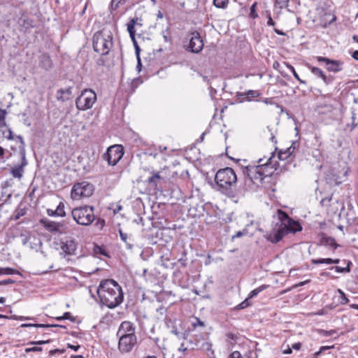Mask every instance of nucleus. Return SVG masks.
Segmentation results:
<instances>
[{"label": "nucleus", "instance_id": "f257e3e1", "mask_svg": "<svg viewBox=\"0 0 358 358\" xmlns=\"http://www.w3.org/2000/svg\"><path fill=\"white\" fill-rule=\"evenodd\" d=\"M302 230L301 224L282 210L277 211V220L268 234V240L277 243L289 233H296Z\"/></svg>", "mask_w": 358, "mask_h": 358}, {"label": "nucleus", "instance_id": "f03ea898", "mask_svg": "<svg viewBox=\"0 0 358 358\" xmlns=\"http://www.w3.org/2000/svg\"><path fill=\"white\" fill-rule=\"evenodd\" d=\"M97 294L101 303L110 309L118 306L124 299L122 287L113 279L102 280L98 287Z\"/></svg>", "mask_w": 358, "mask_h": 358}, {"label": "nucleus", "instance_id": "7ed1b4c3", "mask_svg": "<svg viewBox=\"0 0 358 358\" xmlns=\"http://www.w3.org/2000/svg\"><path fill=\"white\" fill-rule=\"evenodd\" d=\"M237 181V176L230 167H226L218 170L215 176V182L217 190L229 198H234L236 194L235 186Z\"/></svg>", "mask_w": 358, "mask_h": 358}, {"label": "nucleus", "instance_id": "20e7f679", "mask_svg": "<svg viewBox=\"0 0 358 358\" xmlns=\"http://www.w3.org/2000/svg\"><path fill=\"white\" fill-rule=\"evenodd\" d=\"M113 46V36L110 30L103 28L93 36V49L101 55L109 53Z\"/></svg>", "mask_w": 358, "mask_h": 358}, {"label": "nucleus", "instance_id": "39448f33", "mask_svg": "<svg viewBox=\"0 0 358 358\" xmlns=\"http://www.w3.org/2000/svg\"><path fill=\"white\" fill-rule=\"evenodd\" d=\"M264 169L262 166H246L243 170V174L245 176V185L250 186L252 184L262 183L264 180L269 176V173H264L262 171Z\"/></svg>", "mask_w": 358, "mask_h": 358}, {"label": "nucleus", "instance_id": "423d86ee", "mask_svg": "<svg viewBox=\"0 0 358 358\" xmlns=\"http://www.w3.org/2000/svg\"><path fill=\"white\" fill-rule=\"evenodd\" d=\"M73 219L77 224L84 226H88L94 220L93 206H81L73 209L71 212Z\"/></svg>", "mask_w": 358, "mask_h": 358}, {"label": "nucleus", "instance_id": "0eeeda50", "mask_svg": "<svg viewBox=\"0 0 358 358\" xmlns=\"http://www.w3.org/2000/svg\"><path fill=\"white\" fill-rule=\"evenodd\" d=\"M96 101V94L91 89L83 90L76 99V106L79 110H87L92 108Z\"/></svg>", "mask_w": 358, "mask_h": 358}, {"label": "nucleus", "instance_id": "6e6552de", "mask_svg": "<svg viewBox=\"0 0 358 358\" xmlns=\"http://www.w3.org/2000/svg\"><path fill=\"white\" fill-rule=\"evenodd\" d=\"M94 192L92 185L86 181L76 183L71 189V196L73 200L90 197Z\"/></svg>", "mask_w": 358, "mask_h": 358}, {"label": "nucleus", "instance_id": "1a4fd4ad", "mask_svg": "<svg viewBox=\"0 0 358 358\" xmlns=\"http://www.w3.org/2000/svg\"><path fill=\"white\" fill-rule=\"evenodd\" d=\"M124 155L123 147L121 145H114L107 149L103 154V158L110 166L116 165L122 159Z\"/></svg>", "mask_w": 358, "mask_h": 358}, {"label": "nucleus", "instance_id": "9d476101", "mask_svg": "<svg viewBox=\"0 0 358 358\" xmlns=\"http://www.w3.org/2000/svg\"><path fill=\"white\" fill-rule=\"evenodd\" d=\"M118 337V349L122 354L130 352L137 343L136 336L122 335Z\"/></svg>", "mask_w": 358, "mask_h": 358}, {"label": "nucleus", "instance_id": "9b49d317", "mask_svg": "<svg viewBox=\"0 0 358 358\" xmlns=\"http://www.w3.org/2000/svg\"><path fill=\"white\" fill-rule=\"evenodd\" d=\"M20 156H21V162L20 164L16 165L15 166H12L10 169V173L15 178H17L18 180L22 179L24 172V167L28 164V162L26 159V153L25 150L22 149L20 150Z\"/></svg>", "mask_w": 358, "mask_h": 358}, {"label": "nucleus", "instance_id": "f8f14e48", "mask_svg": "<svg viewBox=\"0 0 358 358\" xmlns=\"http://www.w3.org/2000/svg\"><path fill=\"white\" fill-rule=\"evenodd\" d=\"M135 0H111L109 7L110 14L113 15V20L116 21L118 20L120 15L123 13V11H118L117 8L124 5L134 4Z\"/></svg>", "mask_w": 358, "mask_h": 358}, {"label": "nucleus", "instance_id": "ddd939ff", "mask_svg": "<svg viewBox=\"0 0 358 358\" xmlns=\"http://www.w3.org/2000/svg\"><path fill=\"white\" fill-rule=\"evenodd\" d=\"M203 43L199 33H192L187 45V50L192 52L198 53L203 49Z\"/></svg>", "mask_w": 358, "mask_h": 358}, {"label": "nucleus", "instance_id": "4468645a", "mask_svg": "<svg viewBox=\"0 0 358 358\" xmlns=\"http://www.w3.org/2000/svg\"><path fill=\"white\" fill-rule=\"evenodd\" d=\"M317 62H324L329 71L337 73L342 70L343 63L339 60L330 59L327 57L318 56L316 57Z\"/></svg>", "mask_w": 358, "mask_h": 358}, {"label": "nucleus", "instance_id": "2eb2a0df", "mask_svg": "<svg viewBox=\"0 0 358 358\" xmlns=\"http://www.w3.org/2000/svg\"><path fill=\"white\" fill-rule=\"evenodd\" d=\"M135 329L136 327L133 323L129 321H124L120 324L119 327L118 331L117 332V336H122V335H128L136 336L135 334Z\"/></svg>", "mask_w": 358, "mask_h": 358}, {"label": "nucleus", "instance_id": "dca6fc26", "mask_svg": "<svg viewBox=\"0 0 358 358\" xmlns=\"http://www.w3.org/2000/svg\"><path fill=\"white\" fill-rule=\"evenodd\" d=\"M61 249L66 255H73L77 248V243L73 238H66L61 243Z\"/></svg>", "mask_w": 358, "mask_h": 358}, {"label": "nucleus", "instance_id": "f3484780", "mask_svg": "<svg viewBox=\"0 0 358 358\" xmlns=\"http://www.w3.org/2000/svg\"><path fill=\"white\" fill-rule=\"evenodd\" d=\"M143 24H127V30L133 42L136 56L140 55L141 48L136 39V26L141 27Z\"/></svg>", "mask_w": 358, "mask_h": 358}, {"label": "nucleus", "instance_id": "a211bd4d", "mask_svg": "<svg viewBox=\"0 0 358 358\" xmlns=\"http://www.w3.org/2000/svg\"><path fill=\"white\" fill-rule=\"evenodd\" d=\"M308 67L310 69L311 73L315 75L316 77L321 78L325 85H329L334 80V78L331 76H326L324 73L319 68L312 66L310 65H308Z\"/></svg>", "mask_w": 358, "mask_h": 358}, {"label": "nucleus", "instance_id": "6ab92c4d", "mask_svg": "<svg viewBox=\"0 0 358 358\" xmlns=\"http://www.w3.org/2000/svg\"><path fill=\"white\" fill-rule=\"evenodd\" d=\"M355 106L352 108V123L347 127H350V131H352L356 127L358 126V99H355Z\"/></svg>", "mask_w": 358, "mask_h": 358}, {"label": "nucleus", "instance_id": "aec40b11", "mask_svg": "<svg viewBox=\"0 0 358 358\" xmlns=\"http://www.w3.org/2000/svg\"><path fill=\"white\" fill-rule=\"evenodd\" d=\"M44 226L48 230L52 232L62 233L64 230L63 224L53 221L44 222Z\"/></svg>", "mask_w": 358, "mask_h": 358}, {"label": "nucleus", "instance_id": "412c9836", "mask_svg": "<svg viewBox=\"0 0 358 358\" xmlns=\"http://www.w3.org/2000/svg\"><path fill=\"white\" fill-rule=\"evenodd\" d=\"M259 95L260 93L259 92V91L250 90L245 92H238L236 96L241 97L243 100H241V101L242 102L245 100L250 101H251V98H256L259 96Z\"/></svg>", "mask_w": 358, "mask_h": 358}, {"label": "nucleus", "instance_id": "4be33fe9", "mask_svg": "<svg viewBox=\"0 0 358 358\" xmlns=\"http://www.w3.org/2000/svg\"><path fill=\"white\" fill-rule=\"evenodd\" d=\"M72 93V88L68 87L66 89H59L57 91V99L62 102L66 101L70 99Z\"/></svg>", "mask_w": 358, "mask_h": 358}, {"label": "nucleus", "instance_id": "5701e85b", "mask_svg": "<svg viewBox=\"0 0 358 358\" xmlns=\"http://www.w3.org/2000/svg\"><path fill=\"white\" fill-rule=\"evenodd\" d=\"M274 157V153L272 152L271 155L268 159L267 162L265 164H259V166H262L264 169H262L263 172L269 173V176L268 177L271 176L273 173V166L274 165L272 164V159Z\"/></svg>", "mask_w": 358, "mask_h": 358}, {"label": "nucleus", "instance_id": "b1692460", "mask_svg": "<svg viewBox=\"0 0 358 358\" xmlns=\"http://www.w3.org/2000/svg\"><path fill=\"white\" fill-rule=\"evenodd\" d=\"M202 349L206 352L207 356L209 358H214L215 353L212 350V344L209 342H206L202 344Z\"/></svg>", "mask_w": 358, "mask_h": 358}, {"label": "nucleus", "instance_id": "393cba45", "mask_svg": "<svg viewBox=\"0 0 358 358\" xmlns=\"http://www.w3.org/2000/svg\"><path fill=\"white\" fill-rule=\"evenodd\" d=\"M6 130L8 131V136H7V138L8 139H13V132L11 131V129L10 128L8 127V126L6 125V123L5 122V120H0V131L3 134H5L6 133Z\"/></svg>", "mask_w": 358, "mask_h": 358}, {"label": "nucleus", "instance_id": "a878e982", "mask_svg": "<svg viewBox=\"0 0 358 358\" xmlns=\"http://www.w3.org/2000/svg\"><path fill=\"white\" fill-rule=\"evenodd\" d=\"M22 327H41V328H45V327H64L62 325L59 324H22L21 325Z\"/></svg>", "mask_w": 358, "mask_h": 358}, {"label": "nucleus", "instance_id": "bb28decb", "mask_svg": "<svg viewBox=\"0 0 358 358\" xmlns=\"http://www.w3.org/2000/svg\"><path fill=\"white\" fill-rule=\"evenodd\" d=\"M40 62L41 66L45 69H49L52 67V62L48 56L43 55Z\"/></svg>", "mask_w": 358, "mask_h": 358}, {"label": "nucleus", "instance_id": "cd10ccee", "mask_svg": "<svg viewBox=\"0 0 358 358\" xmlns=\"http://www.w3.org/2000/svg\"><path fill=\"white\" fill-rule=\"evenodd\" d=\"M268 285H263L259 286V287L252 290L250 294H248V298L249 299H252L255 296H257L261 292L264 291L267 288Z\"/></svg>", "mask_w": 358, "mask_h": 358}, {"label": "nucleus", "instance_id": "c85d7f7f", "mask_svg": "<svg viewBox=\"0 0 358 358\" xmlns=\"http://www.w3.org/2000/svg\"><path fill=\"white\" fill-rule=\"evenodd\" d=\"M20 272L14 268L6 267V268H0V275H14L18 274Z\"/></svg>", "mask_w": 358, "mask_h": 358}, {"label": "nucleus", "instance_id": "c756f323", "mask_svg": "<svg viewBox=\"0 0 358 358\" xmlns=\"http://www.w3.org/2000/svg\"><path fill=\"white\" fill-rule=\"evenodd\" d=\"M337 292L339 294L338 299V302L341 305L347 304L349 302V300L347 298V296H346L345 294L344 293V292L342 289H338Z\"/></svg>", "mask_w": 358, "mask_h": 358}, {"label": "nucleus", "instance_id": "7c9ffc66", "mask_svg": "<svg viewBox=\"0 0 358 358\" xmlns=\"http://www.w3.org/2000/svg\"><path fill=\"white\" fill-rule=\"evenodd\" d=\"M352 263L350 262H348V264H347V266H345V267H341V266H331V269H335V271L337 273H349V272H350V265Z\"/></svg>", "mask_w": 358, "mask_h": 358}, {"label": "nucleus", "instance_id": "2f4dec72", "mask_svg": "<svg viewBox=\"0 0 358 358\" xmlns=\"http://www.w3.org/2000/svg\"><path fill=\"white\" fill-rule=\"evenodd\" d=\"M160 178H161V177L158 173H155L154 175H152V176H150L148 178V182L154 187H157V181L158 180H159Z\"/></svg>", "mask_w": 358, "mask_h": 358}, {"label": "nucleus", "instance_id": "473e14b6", "mask_svg": "<svg viewBox=\"0 0 358 358\" xmlns=\"http://www.w3.org/2000/svg\"><path fill=\"white\" fill-rule=\"evenodd\" d=\"M312 263L314 264H333V259L331 258H325V259H313L311 260Z\"/></svg>", "mask_w": 358, "mask_h": 358}, {"label": "nucleus", "instance_id": "72a5a7b5", "mask_svg": "<svg viewBox=\"0 0 358 358\" xmlns=\"http://www.w3.org/2000/svg\"><path fill=\"white\" fill-rule=\"evenodd\" d=\"M229 3V0H213V4L219 8H224Z\"/></svg>", "mask_w": 358, "mask_h": 358}, {"label": "nucleus", "instance_id": "f704fd0d", "mask_svg": "<svg viewBox=\"0 0 358 358\" xmlns=\"http://www.w3.org/2000/svg\"><path fill=\"white\" fill-rule=\"evenodd\" d=\"M289 0H275V7L282 9L288 6Z\"/></svg>", "mask_w": 358, "mask_h": 358}, {"label": "nucleus", "instance_id": "c9c22d12", "mask_svg": "<svg viewBox=\"0 0 358 358\" xmlns=\"http://www.w3.org/2000/svg\"><path fill=\"white\" fill-rule=\"evenodd\" d=\"M56 214L59 217L65 216L66 213L64 211V203L60 202L56 208Z\"/></svg>", "mask_w": 358, "mask_h": 358}, {"label": "nucleus", "instance_id": "e433bc0d", "mask_svg": "<svg viewBox=\"0 0 358 358\" xmlns=\"http://www.w3.org/2000/svg\"><path fill=\"white\" fill-rule=\"evenodd\" d=\"M119 233L121 240L127 244V248L129 249L132 248V244L127 242L128 235L125 233H123L122 230H119Z\"/></svg>", "mask_w": 358, "mask_h": 358}, {"label": "nucleus", "instance_id": "4c0bfd02", "mask_svg": "<svg viewBox=\"0 0 358 358\" xmlns=\"http://www.w3.org/2000/svg\"><path fill=\"white\" fill-rule=\"evenodd\" d=\"M325 243L327 245H329V246L331 247H335L336 248L337 247V244H336V242L335 241L334 238H330V237H328V238H324V241Z\"/></svg>", "mask_w": 358, "mask_h": 358}, {"label": "nucleus", "instance_id": "58836bf2", "mask_svg": "<svg viewBox=\"0 0 358 358\" xmlns=\"http://www.w3.org/2000/svg\"><path fill=\"white\" fill-rule=\"evenodd\" d=\"M295 143L296 142H292V144L289 147L287 148L285 150V155L287 156H291L292 155V153L294 152V151L296 149V147H295Z\"/></svg>", "mask_w": 358, "mask_h": 358}, {"label": "nucleus", "instance_id": "ea45409f", "mask_svg": "<svg viewBox=\"0 0 358 358\" xmlns=\"http://www.w3.org/2000/svg\"><path fill=\"white\" fill-rule=\"evenodd\" d=\"M256 6H257V3H254L250 7V16L252 19H255L257 17V14L256 13Z\"/></svg>", "mask_w": 358, "mask_h": 358}, {"label": "nucleus", "instance_id": "a19ab883", "mask_svg": "<svg viewBox=\"0 0 358 358\" xmlns=\"http://www.w3.org/2000/svg\"><path fill=\"white\" fill-rule=\"evenodd\" d=\"M192 326L194 327V328H196L197 327H203L205 324L204 322L201 321L199 318L195 317L194 321L192 322Z\"/></svg>", "mask_w": 358, "mask_h": 358}, {"label": "nucleus", "instance_id": "79ce46f5", "mask_svg": "<svg viewBox=\"0 0 358 358\" xmlns=\"http://www.w3.org/2000/svg\"><path fill=\"white\" fill-rule=\"evenodd\" d=\"M285 65L286 66V67L289 69L292 73H293V76H294V78L296 79H299V75L298 73L296 72L293 66H292L290 64H289L288 62H285Z\"/></svg>", "mask_w": 358, "mask_h": 358}, {"label": "nucleus", "instance_id": "37998d69", "mask_svg": "<svg viewBox=\"0 0 358 358\" xmlns=\"http://www.w3.org/2000/svg\"><path fill=\"white\" fill-rule=\"evenodd\" d=\"M94 252L96 254H101L103 256H107L106 252L103 248L99 246H96L94 248Z\"/></svg>", "mask_w": 358, "mask_h": 358}, {"label": "nucleus", "instance_id": "c03bdc74", "mask_svg": "<svg viewBox=\"0 0 358 358\" xmlns=\"http://www.w3.org/2000/svg\"><path fill=\"white\" fill-rule=\"evenodd\" d=\"M62 317L64 320H69L72 322L75 321L76 318L73 316H71V313L69 312L64 313L62 315Z\"/></svg>", "mask_w": 358, "mask_h": 358}, {"label": "nucleus", "instance_id": "a18cd8bd", "mask_svg": "<svg viewBox=\"0 0 358 358\" xmlns=\"http://www.w3.org/2000/svg\"><path fill=\"white\" fill-rule=\"evenodd\" d=\"M289 156H287L285 155V150H280L278 152V158L280 160H285L287 158H288Z\"/></svg>", "mask_w": 358, "mask_h": 358}, {"label": "nucleus", "instance_id": "49530a36", "mask_svg": "<svg viewBox=\"0 0 358 358\" xmlns=\"http://www.w3.org/2000/svg\"><path fill=\"white\" fill-rule=\"evenodd\" d=\"M247 233V231L246 230H243V231H239L238 232H236L233 236H232V240L236 238H240L241 236H243V235L246 234Z\"/></svg>", "mask_w": 358, "mask_h": 358}, {"label": "nucleus", "instance_id": "de8ad7c7", "mask_svg": "<svg viewBox=\"0 0 358 358\" xmlns=\"http://www.w3.org/2000/svg\"><path fill=\"white\" fill-rule=\"evenodd\" d=\"M42 348L41 347H32V348H27L25 349L26 352H38L41 351Z\"/></svg>", "mask_w": 358, "mask_h": 358}, {"label": "nucleus", "instance_id": "09e8293b", "mask_svg": "<svg viewBox=\"0 0 358 358\" xmlns=\"http://www.w3.org/2000/svg\"><path fill=\"white\" fill-rule=\"evenodd\" d=\"M248 300H249V299H248V298H247V299H245V300H244L241 303H240V304L238 305L239 308H241V309H243V308H245L248 307V306H250V303H249V302H248Z\"/></svg>", "mask_w": 358, "mask_h": 358}, {"label": "nucleus", "instance_id": "8fccbe9b", "mask_svg": "<svg viewBox=\"0 0 358 358\" xmlns=\"http://www.w3.org/2000/svg\"><path fill=\"white\" fill-rule=\"evenodd\" d=\"M229 358H243L241 353L238 351H234L230 354Z\"/></svg>", "mask_w": 358, "mask_h": 358}, {"label": "nucleus", "instance_id": "3c124183", "mask_svg": "<svg viewBox=\"0 0 358 358\" xmlns=\"http://www.w3.org/2000/svg\"><path fill=\"white\" fill-rule=\"evenodd\" d=\"M136 59H137L136 69H137L138 71H141V68H142V63H141L140 55H138V56H136Z\"/></svg>", "mask_w": 358, "mask_h": 358}, {"label": "nucleus", "instance_id": "603ef678", "mask_svg": "<svg viewBox=\"0 0 358 358\" xmlns=\"http://www.w3.org/2000/svg\"><path fill=\"white\" fill-rule=\"evenodd\" d=\"M15 281L11 279H6L3 280H0V285H9L13 284Z\"/></svg>", "mask_w": 358, "mask_h": 358}, {"label": "nucleus", "instance_id": "864d4df0", "mask_svg": "<svg viewBox=\"0 0 358 358\" xmlns=\"http://www.w3.org/2000/svg\"><path fill=\"white\" fill-rule=\"evenodd\" d=\"M262 101L263 103H264L265 104H267V105H272L273 104V101L272 100V99H270V98H264L262 99Z\"/></svg>", "mask_w": 358, "mask_h": 358}, {"label": "nucleus", "instance_id": "5fc2aeb1", "mask_svg": "<svg viewBox=\"0 0 358 358\" xmlns=\"http://www.w3.org/2000/svg\"><path fill=\"white\" fill-rule=\"evenodd\" d=\"M336 333V330L324 331V335L325 336H331Z\"/></svg>", "mask_w": 358, "mask_h": 358}, {"label": "nucleus", "instance_id": "6e6d98bb", "mask_svg": "<svg viewBox=\"0 0 358 358\" xmlns=\"http://www.w3.org/2000/svg\"><path fill=\"white\" fill-rule=\"evenodd\" d=\"M292 352V348L289 345H287V348L282 350V353L285 355H289Z\"/></svg>", "mask_w": 358, "mask_h": 358}, {"label": "nucleus", "instance_id": "4d7b16f0", "mask_svg": "<svg viewBox=\"0 0 358 358\" xmlns=\"http://www.w3.org/2000/svg\"><path fill=\"white\" fill-rule=\"evenodd\" d=\"M47 214L49 216H58L57 214H56V210H52V209H48L47 210Z\"/></svg>", "mask_w": 358, "mask_h": 358}, {"label": "nucleus", "instance_id": "13d9d810", "mask_svg": "<svg viewBox=\"0 0 358 358\" xmlns=\"http://www.w3.org/2000/svg\"><path fill=\"white\" fill-rule=\"evenodd\" d=\"M169 28H166L165 31H162V35L166 41H169V33H168Z\"/></svg>", "mask_w": 358, "mask_h": 358}, {"label": "nucleus", "instance_id": "bf43d9fd", "mask_svg": "<svg viewBox=\"0 0 358 358\" xmlns=\"http://www.w3.org/2000/svg\"><path fill=\"white\" fill-rule=\"evenodd\" d=\"M301 343L299 342L294 343L292 346V349H294L296 350H299L301 349Z\"/></svg>", "mask_w": 358, "mask_h": 358}, {"label": "nucleus", "instance_id": "052dcab7", "mask_svg": "<svg viewBox=\"0 0 358 358\" xmlns=\"http://www.w3.org/2000/svg\"><path fill=\"white\" fill-rule=\"evenodd\" d=\"M67 347L71 350H75V351H78V349L80 348V346L79 345H71L69 343L67 345Z\"/></svg>", "mask_w": 358, "mask_h": 358}, {"label": "nucleus", "instance_id": "680f3d73", "mask_svg": "<svg viewBox=\"0 0 358 358\" xmlns=\"http://www.w3.org/2000/svg\"><path fill=\"white\" fill-rule=\"evenodd\" d=\"M6 111L0 108V120H5Z\"/></svg>", "mask_w": 358, "mask_h": 358}, {"label": "nucleus", "instance_id": "e2e57ef3", "mask_svg": "<svg viewBox=\"0 0 358 358\" xmlns=\"http://www.w3.org/2000/svg\"><path fill=\"white\" fill-rule=\"evenodd\" d=\"M17 138L19 140L21 145H22V148H20V150L22 149H24V139L21 136H17Z\"/></svg>", "mask_w": 358, "mask_h": 358}, {"label": "nucleus", "instance_id": "0e129e2a", "mask_svg": "<svg viewBox=\"0 0 358 358\" xmlns=\"http://www.w3.org/2000/svg\"><path fill=\"white\" fill-rule=\"evenodd\" d=\"M48 343H49V341H36V342H31V343L36 344V345H43V344Z\"/></svg>", "mask_w": 358, "mask_h": 358}, {"label": "nucleus", "instance_id": "69168bd1", "mask_svg": "<svg viewBox=\"0 0 358 358\" xmlns=\"http://www.w3.org/2000/svg\"><path fill=\"white\" fill-rule=\"evenodd\" d=\"M334 346H322L320 350L323 352L324 351L332 348Z\"/></svg>", "mask_w": 358, "mask_h": 358}, {"label": "nucleus", "instance_id": "338daca9", "mask_svg": "<svg viewBox=\"0 0 358 358\" xmlns=\"http://www.w3.org/2000/svg\"><path fill=\"white\" fill-rule=\"evenodd\" d=\"M334 346H322L320 350L323 352L324 351L332 348Z\"/></svg>", "mask_w": 358, "mask_h": 358}, {"label": "nucleus", "instance_id": "774afa93", "mask_svg": "<svg viewBox=\"0 0 358 358\" xmlns=\"http://www.w3.org/2000/svg\"><path fill=\"white\" fill-rule=\"evenodd\" d=\"M352 56L355 59L358 60V50L354 51Z\"/></svg>", "mask_w": 358, "mask_h": 358}]
</instances>
